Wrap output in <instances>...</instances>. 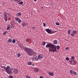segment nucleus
Listing matches in <instances>:
<instances>
[{"instance_id":"f257e3e1","label":"nucleus","mask_w":78,"mask_h":78,"mask_svg":"<svg viewBox=\"0 0 78 78\" xmlns=\"http://www.w3.org/2000/svg\"><path fill=\"white\" fill-rule=\"evenodd\" d=\"M46 48H50L49 49V51H52V52H56L57 51L56 48L57 49H59L60 46L58 45L56 47L55 44H53L49 43L46 45Z\"/></svg>"},{"instance_id":"f03ea898","label":"nucleus","mask_w":78,"mask_h":78,"mask_svg":"<svg viewBox=\"0 0 78 78\" xmlns=\"http://www.w3.org/2000/svg\"><path fill=\"white\" fill-rule=\"evenodd\" d=\"M24 49L26 53H27L29 56H32L34 54V51H31V49L28 48H25Z\"/></svg>"},{"instance_id":"7ed1b4c3","label":"nucleus","mask_w":78,"mask_h":78,"mask_svg":"<svg viewBox=\"0 0 78 78\" xmlns=\"http://www.w3.org/2000/svg\"><path fill=\"white\" fill-rule=\"evenodd\" d=\"M10 69V66H8L6 67V68H5V71L6 72H7V73H8L9 74H10V73H11V72L12 70L11 69Z\"/></svg>"},{"instance_id":"20e7f679","label":"nucleus","mask_w":78,"mask_h":78,"mask_svg":"<svg viewBox=\"0 0 78 78\" xmlns=\"http://www.w3.org/2000/svg\"><path fill=\"white\" fill-rule=\"evenodd\" d=\"M69 72L70 73H71V74H73V75H76V73L74 71L70 70L69 71Z\"/></svg>"},{"instance_id":"39448f33","label":"nucleus","mask_w":78,"mask_h":78,"mask_svg":"<svg viewBox=\"0 0 78 78\" xmlns=\"http://www.w3.org/2000/svg\"><path fill=\"white\" fill-rule=\"evenodd\" d=\"M38 59H43V55L42 54H40L38 55Z\"/></svg>"},{"instance_id":"423d86ee","label":"nucleus","mask_w":78,"mask_h":78,"mask_svg":"<svg viewBox=\"0 0 78 78\" xmlns=\"http://www.w3.org/2000/svg\"><path fill=\"white\" fill-rule=\"evenodd\" d=\"M46 31H47L49 34H50L51 33V31L49 29H47L45 30Z\"/></svg>"},{"instance_id":"0eeeda50","label":"nucleus","mask_w":78,"mask_h":78,"mask_svg":"<svg viewBox=\"0 0 78 78\" xmlns=\"http://www.w3.org/2000/svg\"><path fill=\"white\" fill-rule=\"evenodd\" d=\"M15 20H16V21H17V22H18L19 23H21V22H22L21 20L20 19V18L18 17H17L16 18Z\"/></svg>"},{"instance_id":"6e6552de","label":"nucleus","mask_w":78,"mask_h":78,"mask_svg":"<svg viewBox=\"0 0 78 78\" xmlns=\"http://www.w3.org/2000/svg\"><path fill=\"white\" fill-rule=\"evenodd\" d=\"M13 72L15 74H17L18 73V70L17 69H14L13 70Z\"/></svg>"},{"instance_id":"1a4fd4ad","label":"nucleus","mask_w":78,"mask_h":78,"mask_svg":"<svg viewBox=\"0 0 78 78\" xmlns=\"http://www.w3.org/2000/svg\"><path fill=\"white\" fill-rule=\"evenodd\" d=\"M4 18L5 21V22H7L8 21V16L7 15H5Z\"/></svg>"},{"instance_id":"9d476101","label":"nucleus","mask_w":78,"mask_h":78,"mask_svg":"<svg viewBox=\"0 0 78 78\" xmlns=\"http://www.w3.org/2000/svg\"><path fill=\"white\" fill-rule=\"evenodd\" d=\"M48 74L50 76H53V73L52 72H49Z\"/></svg>"},{"instance_id":"9b49d317","label":"nucleus","mask_w":78,"mask_h":78,"mask_svg":"<svg viewBox=\"0 0 78 78\" xmlns=\"http://www.w3.org/2000/svg\"><path fill=\"white\" fill-rule=\"evenodd\" d=\"M10 28H11V25H10V24H9L8 25V27H7V30H9V29H10Z\"/></svg>"},{"instance_id":"f8f14e48","label":"nucleus","mask_w":78,"mask_h":78,"mask_svg":"<svg viewBox=\"0 0 78 78\" xmlns=\"http://www.w3.org/2000/svg\"><path fill=\"white\" fill-rule=\"evenodd\" d=\"M57 43H58V41H57L56 40H55L54 41V44H57Z\"/></svg>"},{"instance_id":"ddd939ff","label":"nucleus","mask_w":78,"mask_h":78,"mask_svg":"<svg viewBox=\"0 0 78 78\" xmlns=\"http://www.w3.org/2000/svg\"><path fill=\"white\" fill-rule=\"evenodd\" d=\"M8 42H9V43H11L12 42V40L10 39L8 40Z\"/></svg>"},{"instance_id":"4468645a","label":"nucleus","mask_w":78,"mask_h":78,"mask_svg":"<svg viewBox=\"0 0 78 78\" xmlns=\"http://www.w3.org/2000/svg\"><path fill=\"white\" fill-rule=\"evenodd\" d=\"M39 71V69L38 68H35L34 69V71L36 72H37Z\"/></svg>"},{"instance_id":"2eb2a0df","label":"nucleus","mask_w":78,"mask_h":78,"mask_svg":"<svg viewBox=\"0 0 78 78\" xmlns=\"http://www.w3.org/2000/svg\"><path fill=\"white\" fill-rule=\"evenodd\" d=\"M16 16H21V13L20 12H19L16 14Z\"/></svg>"},{"instance_id":"dca6fc26","label":"nucleus","mask_w":78,"mask_h":78,"mask_svg":"<svg viewBox=\"0 0 78 78\" xmlns=\"http://www.w3.org/2000/svg\"><path fill=\"white\" fill-rule=\"evenodd\" d=\"M73 33L74 34H76L77 33V31L76 30H74L73 31Z\"/></svg>"},{"instance_id":"f3484780","label":"nucleus","mask_w":78,"mask_h":78,"mask_svg":"<svg viewBox=\"0 0 78 78\" xmlns=\"http://www.w3.org/2000/svg\"><path fill=\"white\" fill-rule=\"evenodd\" d=\"M70 32H71V31H70V30H69L68 31L67 33H68V34H70Z\"/></svg>"},{"instance_id":"a211bd4d","label":"nucleus","mask_w":78,"mask_h":78,"mask_svg":"<svg viewBox=\"0 0 78 78\" xmlns=\"http://www.w3.org/2000/svg\"><path fill=\"white\" fill-rule=\"evenodd\" d=\"M45 44H46V42H45V41H44L42 43V44L44 46L45 45Z\"/></svg>"},{"instance_id":"6ab92c4d","label":"nucleus","mask_w":78,"mask_h":78,"mask_svg":"<svg viewBox=\"0 0 78 78\" xmlns=\"http://www.w3.org/2000/svg\"><path fill=\"white\" fill-rule=\"evenodd\" d=\"M12 43H13V44L16 43V40L13 39L12 41Z\"/></svg>"},{"instance_id":"aec40b11","label":"nucleus","mask_w":78,"mask_h":78,"mask_svg":"<svg viewBox=\"0 0 78 78\" xmlns=\"http://www.w3.org/2000/svg\"><path fill=\"white\" fill-rule=\"evenodd\" d=\"M35 59L36 61H38L39 60V58L37 57H35Z\"/></svg>"},{"instance_id":"412c9836","label":"nucleus","mask_w":78,"mask_h":78,"mask_svg":"<svg viewBox=\"0 0 78 78\" xmlns=\"http://www.w3.org/2000/svg\"><path fill=\"white\" fill-rule=\"evenodd\" d=\"M1 68H2L3 69H5V70H6V67L1 66Z\"/></svg>"},{"instance_id":"4be33fe9","label":"nucleus","mask_w":78,"mask_h":78,"mask_svg":"<svg viewBox=\"0 0 78 78\" xmlns=\"http://www.w3.org/2000/svg\"><path fill=\"white\" fill-rule=\"evenodd\" d=\"M22 25L23 27L26 25V24H25V23H23V24H22Z\"/></svg>"},{"instance_id":"5701e85b","label":"nucleus","mask_w":78,"mask_h":78,"mask_svg":"<svg viewBox=\"0 0 78 78\" xmlns=\"http://www.w3.org/2000/svg\"><path fill=\"white\" fill-rule=\"evenodd\" d=\"M6 33H7V31H5V32H4L3 33V35H5V34H6Z\"/></svg>"},{"instance_id":"b1692460","label":"nucleus","mask_w":78,"mask_h":78,"mask_svg":"<svg viewBox=\"0 0 78 78\" xmlns=\"http://www.w3.org/2000/svg\"><path fill=\"white\" fill-rule=\"evenodd\" d=\"M23 3V2H20L19 3V5H22Z\"/></svg>"},{"instance_id":"393cba45","label":"nucleus","mask_w":78,"mask_h":78,"mask_svg":"<svg viewBox=\"0 0 78 78\" xmlns=\"http://www.w3.org/2000/svg\"><path fill=\"white\" fill-rule=\"evenodd\" d=\"M71 36H73V37H74V36H75V34H73V33H72L71 34Z\"/></svg>"},{"instance_id":"a878e982","label":"nucleus","mask_w":78,"mask_h":78,"mask_svg":"<svg viewBox=\"0 0 78 78\" xmlns=\"http://www.w3.org/2000/svg\"><path fill=\"white\" fill-rule=\"evenodd\" d=\"M29 38H27V39H26V41L27 42H28V41H29Z\"/></svg>"},{"instance_id":"bb28decb","label":"nucleus","mask_w":78,"mask_h":78,"mask_svg":"<svg viewBox=\"0 0 78 78\" xmlns=\"http://www.w3.org/2000/svg\"><path fill=\"white\" fill-rule=\"evenodd\" d=\"M71 58L72 59H75V57H74L73 56H71Z\"/></svg>"},{"instance_id":"cd10ccee","label":"nucleus","mask_w":78,"mask_h":78,"mask_svg":"<svg viewBox=\"0 0 78 78\" xmlns=\"http://www.w3.org/2000/svg\"><path fill=\"white\" fill-rule=\"evenodd\" d=\"M55 23L56 25H60V23H58L57 22H56Z\"/></svg>"},{"instance_id":"c85d7f7f","label":"nucleus","mask_w":78,"mask_h":78,"mask_svg":"<svg viewBox=\"0 0 78 78\" xmlns=\"http://www.w3.org/2000/svg\"><path fill=\"white\" fill-rule=\"evenodd\" d=\"M66 61H69V58L68 57H66Z\"/></svg>"},{"instance_id":"c756f323","label":"nucleus","mask_w":78,"mask_h":78,"mask_svg":"<svg viewBox=\"0 0 78 78\" xmlns=\"http://www.w3.org/2000/svg\"><path fill=\"white\" fill-rule=\"evenodd\" d=\"M17 56H18V57H20V54L18 53L17 54Z\"/></svg>"},{"instance_id":"7c9ffc66","label":"nucleus","mask_w":78,"mask_h":78,"mask_svg":"<svg viewBox=\"0 0 78 78\" xmlns=\"http://www.w3.org/2000/svg\"><path fill=\"white\" fill-rule=\"evenodd\" d=\"M31 62H28V65H31Z\"/></svg>"},{"instance_id":"2f4dec72","label":"nucleus","mask_w":78,"mask_h":78,"mask_svg":"<svg viewBox=\"0 0 78 78\" xmlns=\"http://www.w3.org/2000/svg\"><path fill=\"white\" fill-rule=\"evenodd\" d=\"M9 78H13V76H12L11 75H10L9 76Z\"/></svg>"},{"instance_id":"473e14b6","label":"nucleus","mask_w":78,"mask_h":78,"mask_svg":"<svg viewBox=\"0 0 78 78\" xmlns=\"http://www.w3.org/2000/svg\"><path fill=\"white\" fill-rule=\"evenodd\" d=\"M73 64H76V62L74 61V62H73Z\"/></svg>"},{"instance_id":"72a5a7b5","label":"nucleus","mask_w":78,"mask_h":78,"mask_svg":"<svg viewBox=\"0 0 78 78\" xmlns=\"http://www.w3.org/2000/svg\"><path fill=\"white\" fill-rule=\"evenodd\" d=\"M34 58L35 59V57H33L32 58V59L33 61L34 60Z\"/></svg>"},{"instance_id":"f704fd0d","label":"nucleus","mask_w":78,"mask_h":78,"mask_svg":"<svg viewBox=\"0 0 78 78\" xmlns=\"http://www.w3.org/2000/svg\"><path fill=\"white\" fill-rule=\"evenodd\" d=\"M66 50H69V48L68 47H66L65 48Z\"/></svg>"},{"instance_id":"c9c22d12","label":"nucleus","mask_w":78,"mask_h":78,"mask_svg":"<svg viewBox=\"0 0 78 78\" xmlns=\"http://www.w3.org/2000/svg\"><path fill=\"white\" fill-rule=\"evenodd\" d=\"M26 78H31L30 77H29V76L26 75Z\"/></svg>"},{"instance_id":"e433bc0d","label":"nucleus","mask_w":78,"mask_h":78,"mask_svg":"<svg viewBox=\"0 0 78 78\" xmlns=\"http://www.w3.org/2000/svg\"><path fill=\"white\" fill-rule=\"evenodd\" d=\"M43 27H45V23H43Z\"/></svg>"},{"instance_id":"4c0bfd02","label":"nucleus","mask_w":78,"mask_h":78,"mask_svg":"<svg viewBox=\"0 0 78 78\" xmlns=\"http://www.w3.org/2000/svg\"><path fill=\"white\" fill-rule=\"evenodd\" d=\"M72 62H73V61H72L71 62V63H70V64H73V63H72Z\"/></svg>"},{"instance_id":"58836bf2","label":"nucleus","mask_w":78,"mask_h":78,"mask_svg":"<svg viewBox=\"0 0 78 78\" xmlns=\"http://www.w3.org/2000/svg\"><path fill=\"white\" fill-rule=\"evenodd\" d=\"M15 1H16V2H20V0H15Z\"/></svg>"},{"instance_id":"ea45409f","label":"nucleus","mask_w":78,"mask_h":78,"mask_svg":"<svg viewBox=\"0 0 78 78\" xmlns=\"http://www.w3.org/2000/svg\"><path fill=\"white\" fill-rule=\"evenodd\" d=\"M40 78H44V77H43L42 76H40Z\"/></svg>"},{"instance_id":"a19ab883","label":"nucleus","mask_w":78,"mask_h":78,"mask_svg":"<svg viewBox=\"0 0 78 78\" xmlns=\"http://www.w3.org/2000/svg\"><path fill=\"white\" fill-rule=\"evenodd\" d=\"M32 28L33 29H34L35 28V27H32Z\"/></svg>"},{"instance_id":"79ce46f5","label":"nucleus","mask_w":78,"mask_h":78,"mask_svg":"<svg viewBox=\"0 0 78 78\" xmlns=\"http://www.w3.org/2000/svg\"><path fill=\"white\" fill-rule=\"evenodd\" d=\"M72 61H73H73H74V62L75 61V60H72Z\"/></svg>"},{"instance_id":"37998d69","label":"nucleus","mask_w":78,"mask_h":78,"mask_svg":"<svg viewBox=\"0 0 78 78\" xmlns=\"http://www.w3.org/2000/svg\"><path fill=\"white\" fill-rule=\"evenodd\" d=\"M72 61V60H70L69 61V62H71V61Z\"/></svg>"},{"instance_id":"c03bdc74","label":"nucleus","mask_w":78,"mask_h":78,"mask_svg":"<svg viewBox=\"0 0 78 78\" xmlns=\"http://www.w3.org/2000/svg\"><path fill=\"white\" fill-rule=\"evenodd\" d=\"M3 14H4V15L5 16V15H6V13H3Z\"/></svg>"},{"instance_id":"a18cd8bd","label":"nucleus","mask_w":78,"mask_h":78,"mask_svg":"<svg viewBox=\"0 0 78 78\" xmlns=\"http://www.w3.org/2000/svg\"><path fill=\"white\" fill-rule=\"evenodd\" d=\"M32 66H34V64H32Z\"/></svg>"},{"instance_id":"49530a36","label":"nucleus","mask_w":78,"mask_h":78,"mask_svg":"<svg viewBox=\"0 0 78 78\" xmlns=\"http://www.w3.org/2000/svg\"><path fill=\"white\" fill-rule=\"evenodd\" d=\"M37 0H34V2H36Z\"/></svg>"},{"instance_id":"de8ad7c7","label":"nucleus","mask_w":78,"mask_h":78,"mask_svg":"<svg viewBox=\"0 0 78 78\" xmlns=\"http://www.w3.org/2000/svg\"><path fill=\"white\" fill-rule=\"evenodd\" d=\"M2 70H3L4 71H5V70L3 69H2Z\"/></svg>"},{"instance_id":"09e8293b","label":"nucleus","mask_w":78,"mask_h":78,"mask_svg":"<svg viewBox=\"0 0 78 78\" xmlns=\"http://www.w3.org/2000/svg\"><path fill=\"white\" fill-rule=\"evenodd\" d=\"M11 1H13L14 0H10Z\"/></svg>"},{"instance_id":"8fccbe9b","label":"nucleus","mask_w":78,"mask_h":78,"mask_svg":"<svg viewBox=\"0 0 78 78\" xmlns=\"http://www.w3.org/2000/svg\"><path fill=\"white\" fill-rule=\"evenodd\" d=\"M41 8H42V9L43 8V7H41Z\"/></svg>"},{"instance_id":"3c124183","label":"nucleus","mask_w":78,"mask_h":78,"mask_svg":"<svg viewBox=\"0 0 78 78\" xmlns=\"http://www.w3.org/2000/svg\"><path fill=\"white\" fill-rule=\"evenodd\" d=\"M78 1V0H77Z\"/></svg>"},{"instance_id":"603ef678","label":"nucleus","mask_w":78,"mask_h":78,"mask_svg":"<svg viewBox=\"0 0 78 78\" xmlns=\"http://www.w3.org/2000/svg\"><path fill=\"white\" fill-rule=\"evenodd\" d=\"M78 1V0H77Z\"/></svg>"}]
</instances>
